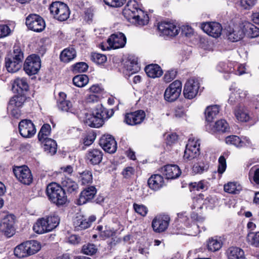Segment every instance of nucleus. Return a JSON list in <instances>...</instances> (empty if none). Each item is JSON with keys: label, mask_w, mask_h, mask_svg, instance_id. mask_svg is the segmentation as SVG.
<instances>
[{"label": "nucleus", "mask_w": 259, "mask_h": 259, "mask_svg": "<svg viewBox=\"0 0 259 259\" xmlns=\"http://www.w3.org/2000/svg\"><path fill=\"white\" fill-rule=\"evenodd\" d=\"M124 72L127 75L133 74L140 70L138 59L134 56H130L123 64Z\"/></svg>", "instance_id": "b1692460"}, {"label": "nucleus", "mask_w": 259, "mask_h": 259, "mask_svg": "<svg viewBox=\"0 0 259 259\" xmlns=\"http://www.w3.org/2000/svg\"><path fill=\"white\" fill-rule=\"evenodd\" d=\"M209 164L207 162L199 161L195 163L192 168L193 172L195 174H201L207 171Z\"/></svg>", "instance_id": "09e8293b"}, {"label": "nucleus", "mask_w": 259, "mask_h": 259, "mask_svg": "<svg viewBox=\"0 0 259 259\" xmlns=\"http://www.w3.org/2000/svg\"><path fill=\"white\" fill-rule=\"evenodd\" d=\"M122 14L128 21L138 26H144L149 22L148 15L139 8L137 2L135 0L128 2L123 10Z\"/></svg>", "instance_id": "f257e3e1"}, {"label": "nucleus", "mask_w": 259, "mask_h": 259, "mask_svg": "<svg viewBox=\"0 0 259 259\" xmlns=\"http://www.w3.org/2000/svg\"><path fill=\"white\" fill-rule=\"evenodd\" d=\"M234 112L236 119L240 122H247L250 119L248 110L243 105H237Z\"/></svg>", "instance_id": "bb28decb"}, {"label": "nucleus", "mask_w": 259, "mask_h": 259, "mask_svg": "<svg viewBox=\"0 0 259 259\" xmlns=\"http://www.w3.org/2000/svg\"><path fill=\"white\" fill-rule=\"evenodd\" d=\"M133 207L135 211L142 217H145L148 211L147 207L143 204L134 203Z\"/></svg>", "instance_id": "bf43d9fd"}, {"label": "nucleus", "mask_w": 259, "mask_h": 259, "mask_svg": "<svg viewBox=\"0 0 259 259\" xmlns=\"http://www.w3.org/2000/svg\"><path fill=\"white\" fill-rule=\"evenodd\" d=\"M49 10L54 18L59 21H64L69 17V9L67 5L63 3L53 2L50 6Z\"/></svg>", "instance_id": "7ed1b4c3"}, {"label": "nucleus", "mask_w": 259, "mask_h": 259, "mask_svg": "<svg viewBox=\"0 0 259 259\" xmlns=\"http://www.w3.org/2000/svg\"><path fill=\"white\" fill-rule=\"evenodd\" d=\"M245 35L242 24L236 25L233 27L229 26L227 29V35L228 39L232 42L241 39Z\"/></svg>", "instance_id": "dca6fc26"}, {"label": "nucleus", "mask_w": 259, "mask_h": 259, "mask_svg": "<svg viewBox=\"0 0 259 259\" xmlns=\"http://www.w3.org/2000/svg\"><path fill=\"white\" fill-rule=\"evenodd\" d=\"M102 152L97 149H90L86 154L87 160L93 165L99 164L102 161Z\"/></svg>", "instance_id": "a878e982"}, {"label": "nucleus", "mask_w": 259, "mask_h": 259, "mask_svg": "<svg viewBox=\"0 0 259 259\" xmlns=\"http://www.w3.org/2000/svg\"><path fill=\"white\" fill-rule=\"evenodd\" d=\"M51 128L49 124H45L41 127L38 134V138L39 141L49 139V136L51 133Z\"/></svg>", "instance_id": "864d4df0"}, {"label": "nucleus", "mask_w": 259, "mask_h": 259, "mask_svg": "<svg viewBox=\"0 0 259 259\" xmlns=\"http://www.w3.org/2000/svg\"><path fill=\"white\" fill-rule=\"evenodd\" d=\"M26 246V245L25 242L22 243L17 246L14 250V254L15 256L19 258H23L28 256L29 255Z\"/></svg>", "instance_id": "3c124183"}, {"label": "nucleus", "mask_w": 259, "mask_h": 259, "mask_svg": "<svg viewBox=\"0 0 259 259\" xmlns=\"http://www.w3.org/2000/svg\"><path fill=\"white\" fill-rule=\"evenodd\" d=\"M200 154V141L195 138H190L184 152V158L191 160Z\"/></svg>", "instance_id": "39448f33"}, {"label": "nucleus", "mask_w": 259, "mask_h": 259, "mask_svg": "<svg viewBox=\"0 0 259 259\" xmlns=\"http://www.w3.org/2000/svg\"><path fill=\"white\" fill-rule=\"evenodd\" d=\"M47 222L48 228L50 231L56 228L60 223V218L56 214H52L45 218Z\"/></svg>", "instance_id": "8fccbe9b"}, {"label": "nucleus", "mask_w": 259, "mask_h": 259, "mask_svg": "<svg viewBox=\"0 0 259 259\" xmlns=\"http://www.w3.org/2000/svg\"><path fill=\"white\" fill-rule=\"evenodd\" d=\"M13 172L17 180L25 185H30L33 180L30 170L26 165L15 166L13 168Z\"/></svg>", "instance_id": "0eeeda50"}, {"label": "nucleus", "mask_w": 259, "mask_h": 259, "mask_svg": "<svg viewBox=\"0 0 259 259\" xmlns=\"http://www.w3.org/2000/svg\"><path fill=\"white\" fill-rule=\"evenodd\" d=\"M22 63L5 58V66L8 72L14 73L18 71L22 66Z\"/></svg>", "instance_id": "c03bdc74"}, {"label": "nucleus", "mask_w": 259, "mask_h": 259, "mask_svg": "<svg viewBox=\"0 0 259 259\" xmlns=\"http://www.w3.org/2000/svg\"><path fill=\"white\" fill-rule=\"evenodd\" d=\"M169 221V218L167 215L155 217L152 221V227L155 232H162L167 229Z\"/></svg>", "instance_id": "aec40b11"}, {"label": "nucleus", "mask_w": 259, "mask_h": 259, "mask_svg": "<svg viewBox=\"0 0 259 259\" xmlns=\"http://www.w3.org/2000/svg\"><path fill=\"white\" fill-rule=\"evenodd\" d=\"M145 117V112L142 110H138L125 114L124 122L128 125L133 126L141 123Z\"/></svg>", "instance_id": "a211bd4d"}, {"label": "nucleus", "mask_w": 259, "mask_h": 259, "mask_svg": "<svg viewBox=\"0 0 259 259\" xmlns=\"http://www.w3.org/2000/svg\"><path fill=\"white\" fill-rule=\"evenodd\" d=\"M41 67L40 58L35 55L28 56L24 64V69L29 75L36 74Z\"/></svg>", "instance_id": "6e6552de"}, {"label": "nucleus", "mask_w": 259, "mask_h": 259, "mask_svg": "<svg viewBox=\"0 0 259 259\" xmlns=\"http://www.w3.org/2000/svg\"><path fill=\"white\" fill-rule=\"evenodd\" d=\"M193 204L192 205V209H201L203 205H205L206 208H212L213 206L212 202L214 200L212 198H206L205 200L201 196L194 198L193 200Z\"/></svg>", "instance_id": "c756f323"}, {"label": "nucleus", "mask_w": 259, "mask_h": 259, "mask_svg": "<svg viewBox=\"0 0 259 259\" xmlns=\"http://www.w3.org/2000/svg\"><path fill=\"white\" fill-rule=\"evenodd\" d=\"M190 187L193 190H204L207 189V185L204 181L194 182L190 184Z\"/></svg>", "instance_id": "e2e57ef3"}, {"label": "nucleus", "mask_w": 259, "mask_h": 259, "mask_svg": "<svg viewBox=\"0 0 259 259\" xmlns=\"http://www.w3.org/2000/svg\"><path fill=\"white\" fill-rule=\"evenodd\" d=\"M76 51L72 48H68L63 50L60 55L61 61L64 63H68L73 60L76 57Z\"/></svg>", "instance_id": "4c0bfd02"}, {"label": "nucleus", "mask_w": 259, "mask_h": 259, "mask_svg": "<svg viewBox=\"0 0 259 259\" xmlns=\"http://www.w3.org/2000/svg\"><path fill=\"white\" fill-rule=\"evenodd\" d=\"M247 94L246 91L240 89H234L230 95L228 102L231 104L241 102L246 98Z\"/></svg>", "instance_id": "c85d7f7f"}, {"label": "nucleus", "mask_w": 259, "mask_h": 259, "mask_svg": "<svg viewBox=\"0 0 259 259\" xmlns=\"http://www.w3.org/2000/svg\"><path fill=\"white\" fill-rule=\"evenodd\" d=\"M104 117L103 112L100 108V109H96L93 113H85L83 120L87 125L97 128L102 125Z\"/></svg>", "instance_id": "20e7f679"}, {"label": "nucleus", "mask_w": 259, "mask_h": 259, "mask_svg": "<svg viewBox=\"0 0 259 259\" xmlns=\"http://www.w3.org/2000/svg\"><path fill=\"white\" fill-rule=\"evenodd\" d=\"M243 28L245 31V35L251 38L259 36V28L249 22L242 23Z\"/></svg>", "instance_id": "f704fd0d"}, {"label": "nucleus", "mask_w": 259, "mask_h": 259, "mask_svg": "<svg viewBox=\"0 0 259 259\" xmlns=\"http://www.w3.org/2000/svg\"><path fill=\"white\" fill-rule=\"evenodd\" d=\"M222 242L217 237H211L207 241V248L209 251L215 252L219 250L222 246Z\"/></svg>", "instance_id": "79ce46f5"}, {"label": "nucleus", "mask_w": 259, "mask_h": 259, "mask_svg": "<svg viewBox=\"0 0 259 259\" xmlns=\"http://www.w3.org/2000/svg\"><path fill=\"white\" fill-rule=\"evenodd\" d=\"M92 60L97 64H102L107 61V57L105 55L94 53L92 55Z\"/></svg>", "instance_id": "13d9d810"}, {"label": "nucleus", "mask_w": 259, "mask_h": 259, "mask_svg": "<svg viewBox=\"0 0 259 259\" xmlns=\"http://www.w3.org/2000/svg\"><path fill=\"white\" fill-rule=\"evenodd\" d=\"M200 83L198 79L191 78L188 79L184 88L183 94L185 98L192 99L198 94Z\"/></svg>", "instance_id": "9d476101"}, {"label": "nucleus", "mask_w": 259, "mask_h": 259, "mask_svg": "<svg viewBox=\"0 0 259 259\" xmlns=\"http://www.w3.org/2000/svg\"><path fill=\"white\" fill-rule=\"evenodd\" d=\"M158 30L162 35L174 37L179 34L180 28L174 23L162 22L158 24Z\"/></svg>", "instance_id": "f8f14e48"}, {"label": "nucleus", "mask_w": 259, "mask_h": 259, "mask_svg": "<svg viewBox=\"0 0 259 259\" xmlns=\"http://www.w3.org/2000/svg\"><path fill=\"white\" fill-rule=\"evenodd\" d=\"M99 143L104 150L108 153H114L116 151L117 144L111 135H103L100 139Z\"/></svg>", "instance_id": "f3484780"}, {"label": "nucleus", "mask_w": 259, "mask_h": 259, "mask_svg": "<svg viewBox=\"0 0 259 259\" xmlns=\"http://www.w3.org/2000/svg\"><path fill=\"white\" fill-rule=\"evenodd\" d=\"M249 178L252 179L256 184H259V168L252 167L249 174Z\"/></svg>", "instance_id": "680f3d73"}, {"label": "nucleus", "mask_w": 259, "mask_h": 259, "mask_svg": "<svg viewBox=\"0 0 259 259\" xmlns=\"http://www.w3.org/2000/svg\"><path fill=\"white\" fill-rule=\"evenodd\" d=\"M161 172L167 179H175L181 174L179 167L175 164H167L161 168Z\"/></svg>", "instance_id": "4be33fe9"}, {"label": "nucleus", "mask_w": 259, "mask_h": 259, "mask_svg": "<svg viewBox=\"0 0 259 259\" xmlns=\"http://www.w3.org/2000/svg\"><path fill=\"white\" fill-rule=\"evenodd\" d=\"M145 71L147 75L151 78L159 77L162 74V70L157 64H150L147 66Z\"/></svg>", "instance_id": "c9c22d12"}, {"label": "nucleus", "mask_w": 259, "mask_h": 259, "mask_svg": "<svg viewBox=\"0 0 259 259\" xmlns=\"http://www.w3.org/2000/svg\"><path fill=\"white\" fill-rule=\"evenodd\" d=\"M13 87L18 93L24 94L28 90L29 85L27 79L25 78H17L14 82Z\"/></svg>", "instance_id": "e433bc0d"}, {"label": "nucleus", "mask_w": 259, "mask_h": 259, "mask_svg": "<svg viewBox=\"0 0 259 259\" xmlns=\"http://www.w3.org/2000/svg\"><path fill=\"white\" fill-rule=\"evenodd\" d=\"M225 141L227 144L233 145L238 148L252 146L250 140L246 137L241 138L237 136L231 135L227 137Z\"/></svg>", "instance_id": "4468645a"}, {"label": "nucleus", "mask_w": 259, "mask_h": 259, "mask_svg": "<svg viewBox=\"0 0 259 259\" xmlns=\"http://www.w3.org/2000/svg\"><path fill=\"white\" fill-rule=\"evenodd\" d=\"M15 216L12 214H6L2 219L0 225L1 231L8 237L15 234Z\"/></svg>", "instance_id": "1a4fd4ad"}, {"label": "nucleus", "mask_w": 259, "mask_h": 259, "mask_svg": "<svg viewBox=\"0 0 259 259\" xmlns=\"http://www.w3.org/2000/svg\"><path fill=\"white\" fill-rule=\"evenodd\" d=\"M73 224L76 231H80L90 227V222L88 221L87 219L80 214L74 218Z\"/></svg>", "instance_id": "473e14b6"}, {"label": "nucleus", "mask_w": 259, "mask_h": 259, "mask_svg": "<svg viewBox=\"0 0 259 259\" xmlns=\"http://www.w3.org/2000/svg\"><path fill=\"white\" fill-rule=\"evenodd\" d=\"M241 185L238 182H230L224 186V191L230 194H238L242 190Z\"/></svg>", "instance_id": "a19ab883"}, {"label": "nucleus", "mask_w": 259, "mask_h": 259, "mask_svg": "<svg viewBox=\"0 0 259 259\" xmlns=\"http://www.w3.org/2000/svg\"><path fill=\"white\" fill-rule=\"evenodd\" d=\"M163 178L160 175H153L148 180V185L149 188L154 190L157 191L164 186Z\"/></svg>", "instance_id": "cd10ccee"}, {"label": "nucleus", "mask_w": 259, "mask_h": 259, "mask_svg": "<svg viewBox=\"0 0 259 259\" xmlns=\"http://www.w3.org/2000/svg\"><path fill=\"white\" fill-rule=\"evenodd\" d=\"M6 57L13 60L19 61V62L22 63L24 55L20 47L14 46L13 52L9 54Z\"/></svg>", "instance_id": "a18cd8bd"}, {"label": "nucleus", "mask_w": 259, "mask_h": 259, "mask_svg": "<svg viewBox=\"0 0 259 259\" xmlns=\"http://www.w3.org/2000/svg\"><path fill=\"white\" fill-rule=\"evenodd\" d=\"M177 71L175 70H168L164 74L163 79L167 83L172 81L176 76Z\"/></svg>", "instance_id": "774afa93"}, {"label": "nucleus", "mask_w": 259, "mask_h": 259, "mask_svg": "<svg viewBox=\"0 0 259 259\" xmlns=\"http://www.w3.org/2000/svg\"><path fill=\"white\" fill-rule=\"evenodd\" d=\"M214 128L215 131L224 133L228 131L229 126L225 120L221 119L215 122Z\"/></svg>", "instance_id": "5fc2aeb1"}, {"label": "nucleus", "mask_w": 259, "mask_h": 259, "mask_svg": "<svg viewBox=\"0 0 259 259\" xmlns=\"http://www.w3.org/2000/svg\"><path fill=\"white\" fill-rule=\"evenodd\" d=\"M228 259H243L244 253L242 249L239 247H231L226 251Z\"/></svg>", "instance_id": "58836bf2"}, {"label": "nucleus", "mask_w": 259, "mask_h": 259, "mask_svg": "<svg viewBox=\"0 0 259 259\" xmlns=\"http://www.w3.org/2000/svg\"><path fill=\"white\" fill-rule=\"evenodd\" d=\"M126 38L121 32H117L111 34L107 39V42L110 49H117L125 46Z\"/></svg>", "instance_id": "2eb2a0df"}, {"label": "nucleus", "mask_w": 259, "mask_h": 259, "mask_svg": "<svg viewBox=\"0 0 259 259\" xmlns=\"http://www.w3.org/2000/svg\"><path fill=\"white\" fill-rule=\"evenodd\" d=\"M94 12L95 9L93 7L85 8L83 16L84 20L88 23L91 22L94 16Z\"/></svg>", "instance_id": "4d7b16f0"}, {"label": "nucleus", "mask_w": 259, "mask_h": 259, "mask_svg": "<svg viewBox=\"0 0 259 259\" xmlns=\"http://www.w3.org/2000/svg\"><path fill=\"white\" fill-rule=\"evenodd\" d=\"M46 192L49 199L57 206L63 205L67 201L64 190L57 183H52L48 185Z\"/></svg>", "instance_id": "f03ea898"}, {"label": "nucleus", "mask_w": 259, "mask_h": 259, "mask_svg": "<svg viewBox=\"0 0 259 259\" xmlns=\"http://www.w3.org/2000/svg\"><path fill=\"white\" fill-rule=\"evenodd\" d=\"M202 30L209 35L217 38L219 37L222 31L221 25L217 22H207L202 24Z\"/></svg>", "instance_id": "6ab92c4d"}, {"label": "nucleus", "mask_w": 259, "mask_h": 259, "mask_svg": "<svg viewBox=\"0 0 259 259\" xmlns=\"http://www.w3.org/2000/svg\"><path fill=\"white\" fill-rule=\"evenodd\" d=\"M227 167L226 160L223 155L221 156L219 158V165L218 171L219 174H222L226 170Z\"/></svg>", "instance_id": "338daca9"}, {"label": "nucleus", "mask_w": 259, "mask_h": 259, "mask_svg": "<svg viewBox=\"0 0 259 259\" xmlns=\"http://www.w3.org/2000/svg\"><path fill=\"white\" fill-rule=\"evenodd\" d=\"M25 243L29 256L36 253L41 248L39 243L35 240L27 241Z\"/></svg>", "instance_id": "49530a36"}, {"label": "nucleus", "mask_w": 259, "mask_h": 259, "mask_svg": "<svg viewBox=\"0 0 259 259\" xmlns=\"http://www.w3.org/2000/svg\"><path fill=\"white\" fill-rule=\"evenodd\" d=\"M26 25L28 28L35 32L42 31L46 24L44 19L36 14H30L26 19Z\"/></svg>", "instance_id": "9b49d317"}, {"label": "nucleus", "mask_w": 259, "mask_h": 259, "mask_svg": "<svg viewBox=\"0 0 259 259\" xmlns=\"http://www.w3.org/2000/svg\"><path fill=\"white\" fill-rule=\"evenodd\" d=\"M220 111L219 106L212 105L207 107L205 111L206 121L208 122H212Z\"/></svg>", "instance_id": "37998d69"}, {"label": "nucleus", "mask_w": 259, "mask_h": 259, "mask_svg": "<svg viewBox=\"0 0 259 259\" xmlns=\"http://www.w3.org/2000/svg\"><path fill=\"white\" fill-rule=\"evenodd\" d=\"M182 87V84L180 80H176L171 83L164 92V99L169 102L176 101L181 95Z\"/></svg>", "instance_id": "423d86ee"}, {"label": "nucleus", "mask_w": 259, "mask_h": 259, "mask_svg": "<svg viewBox=\"0 0 259 259\" xmlns=\"http://www.w3.org/2000/svg\"><path fill=\"white\" fill-rule=\"evenodd\" d=\"M49 229L47 222L44 218L38 219L33 227L34 231L37 234H43L50 232V230Z\"/></svg>", "instance_id": "ea45409f"}, {"label": "nucleus", "mask_w": 259, "mask_h": 259, "mask_svg": "<svg viewBox=\"0 0 259 259\" xmlns=\"http://www.w3.org/2000/svg\"><path fill=\"white\" fill-rule=\"evenodd\" d=\"M125 1L126 0H104L106 5L114 8L121 7Z\"/></svg>", "instance_id": "0e129e2a"}, {"label": "nucleus", "mask_w": 259, "mask_h": 259, "mask_svg": "<svg viewBox=\"0 0 259 259\" xmlns=\"http://www.w3.org/2000/svg\"><path fill=\"white\" fill-rule=\"evenodd\" d=\"M60 186L64 190V192L66 191L68 193H76L78 190L77 183L66 177L62 178Z\"/></svg>", "instance_id": "393cba45"}, {"label": "nucleus", "mask_w": 259, "mask_h": 259, "mask_svg": "<svg viewBox=\"0 0 259 259\" xmlns=\"http://www.w3.org/2000/svg\"><path fill=\"white\" fill-rule=\"evenodd\" d=\"M19 131L20 135L24 138H29L36 133V128L30 120H22L19 124Z\"/></svg>", "instance_id": "ddd939ff"}, {"label": "nucleus", "mask_w": 259, "mask_h": 259, "mask_svg": "<svg viewBox=\"0 0 259 259\" xmlns=\"http://www.w3.org/2000/svg\"><path fill=\"white\" fill-rule=\"evenodd\" d=\"M77 177L79 182L83 185L89 184L93 181L92 173L88 170H85L79 173Z\"/></svg>", "instance_id": "de8ad7c7"}, {"label": "nucleus", "mask_w": 259, "mask_h": 259, "mask_svg": "<svg viewBox=\"0 0 259 259\" xmlns=\"http://www.w3.org/2000/svg\"><path fill=\"white\" fill-rule=\"evenodd\" d=\"M97 193L95 187L90 186L86 188L80 194L77 200L78 205H82L93 199Z\"/></svg>", "instance_id": "5701e85b"}, {"label": "nucleus", "mask_w": 259, "mask_h": 259, "mask_svg": "<svg viewBox=\"0 0 259 259\" xmlns=\"http://www.w3.org/2000/svg\"><path fill=\"white\" fill-rule=\"evenodd\" d=\"M88 65L84 62H79L74 64L73 71L75 72H84L87 70Z\"/></svg>", "instance_id": "69168bd1"}, {"label": "nucleus", "mask_w": 259, "mask_h": 259, "mask_svg": "<svg viewBox=\"0 0 259 259\" xmlns=\"http://www.w3.org/2000/svg\"><path fill=\"white\" fill-rule=\"evenodd\" d=\"M235 64L237 65L236 63L232 62H220L217 66V69L221 72L227 74L224 77L226 79H228L230 78L229 74L234 73Z\"/></svg>", "instance_id": "7c9ffc66"}, {"label": "nucleus", "mask_w": 259, "mask_h": 259, "mask_svg": "<svg viewBox=\"0 0 259 259\" xmlns=\"http://www.w3.org/2000/svg\"><path fill=\"white\" fill-rule=\"evenodd\" d=\"M246 240L248 243L255 247L259 246V232L254 234L252 232H250L248 234Z\"/></svg>", "instance_id": "6e6d98bb"}, {"label": "nucleus", "mask_w": 259, "mask_h": 259, "mask_svg": "<svg viewBox=\"0 0 259 259\" xmlns=\"http://www.w3.org/2000/svg\"><path fill=\"white\" fill-rule=\"evenodd\" d=\"M72 81L75 86L82 88L87 84L89 82V78L85 74L78 75L73 77Z\"/></svg>", "instance_id": "603ef678"}, {"label": "nucleus", "mask_w": 259, "mask_h": 259, "mask_svg": "<svg viewBox=\"0 0 259 259\" xmlns=\"http://www.w3.org/2000/svg\"><path fill=\"white\" fill-rule=\"evenodd\" d=\"M59 96L60 99L58 102V107L60 110L74 114L78 112V110L73 106L70 101L65 100L66 98V95L64 93H60Z\"/></svg>", "instance_id": "412c9836"}, {"label": "nucleus", "mask_w": 259, "mask_h": 259, "mask_svg": "<svg viewBox=\"0 0 259 259\" xmlns=\"http://www.w3.org/2000/svg\"><path fill=\"white\" fill-rule=\"evenodd\" d=\"M26 96L24 94L18 93V95L13 96L10 100L8 105V109H12V107L16 108L21 107L26 100Z\"/></svg>", "instance_id": "72a5a7b5"}, {"label": "nucleus", "mask_w": 259, "mask_h": 259, "mask_svg": "<svg viewBox=\"0 0 259 259\" xmlns=\"http://www.w3.org/2000/svg\"><path fill=\"white\" fill-rule=\"evenodd\" d=\"M97 248L95 245L93 244H88L84 245L82 248V251L84 254L92 255L97 251Z\"/></svg>", "instance_id": "052dcab7"}, {"label": "nucleus", "mask_w": 259, "mask_h": 259, "mask_svg": "<svg viewBox=\"0 0 259 259\" xmlns=\"http://www.w3.org/2000/svg\"><path fill=\"white\" fill-rule=\"evenodd\" d=\"M44 150L51 155H54L57 149V145L56 141L51 138L46 139L40 141Z\"/></svg>", "instance_id": "2f4dec72"}]
</instances>
